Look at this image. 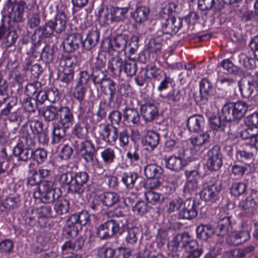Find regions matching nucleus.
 <instances>
[{"label":"nucleus","instance_id":"obj_27","mask_svg":"<svg viewBox=\"0 0 258 258\" xmlns=\"http://www.w3.org/2000/svg\"><path fill=\"white\" fill-rule=\"evenodd\" d=\"M21 205L19 197H9L2 201L0 208L2 211L8 212L18 208Z\"/></svg>","mask_w":258,"mask_h":258},{"label":"nucleus","instance_id":"obj_42","mask_svg":"<svg viewBox=\"0 0 258 258\" xmlns=\"http://www.w3.org/2000/svg\"><path fill=\"white\" fill-rule=\"evenodd\" d=\"M162 171V168L156 164H148L144 168V173L148 178L159 177Z\"/></svg>","mask_w":258,"mask_h":258},{"label":"nucleus","instance_id":"obj_19","mask_svg":"<svg viewBox=\"0 0 258 258\" xmlns=\"http://www.w3.org/2000/svg\"><path fill=\"white\" fill-rule=\"evenodd\" d=\"M184 94L178 88H173L166 95L167 103L171 107H178L184 100Z\"/></svg>","mask_w":258,"mask_h":258},{"label":"nucleus","instance_id":"obj_5","mask_svg":"<svg viewBox=\"0 0 258 258\" xmlns=\"http://www.w3.org/2000/svg\"><path fill=\"white\" fill-rule=\"evenodd\" d=\"M36 4L35 0L20 1L14 5L11 11L9 12V17L11 20L16 22H20L22 21L26 8L29 11L34 9Z\"/></svg>","mask_w":258,"mask_h":258},{"label":"nucleus","instance_id":"obj_63","mask_svg":"<svg viewBox=\"0 0 258 258\" xmlns=\"http://www.w3.org/2000/svg\"><path fill=\"white\" fill-rule=\"evenodd\" d=\"M41 87V83L35 81L27 85L25 89V93L29 97L33 96L38 92Z\"/></svg>","mask_w":258,"mask_h":258},{"label":"nucleus","instance_id":"obj_57","mask_svg":"<svg viewBox=\"0 0 258 258\" xmlns=\"http://www.w3.org/2000/svg\"><path fill=\"white\" fill-rule=\"evenodd\" d=\"M247 189V184L244 182H235L230 188V192L234 197H239L243 195Z\"/></svg>","mask_w":258,"mask_h":258},{"label":"nucleus","instance_id":"obj_37","mask_svg":"<svg viewBox=\"0 0 258 258\" xmlns=\"http://www.w3.org/2000/svg\"><path fill=\"white\" fill-rule=\"evenodd\" d=\"M150 12V9L148 7L140 6L136 9L133 17L137 22L141 23L148 19Z\"/></svg>","mask_w":258,"mask_h":258},{"label":"nucleus","instance_id":"obj_20","mask_svg":"<svg viewBox=\"0 0 258 258\" xmlns=\"http://www.w3.org/2000/svg\"><path fill=\"white\" fill-rule=\"evenodd\" d=\"M32 148L20 143L14 147L13 154L18 161L26 162L32 157Z\"/></svg>","mask_w":258,"mask_h":258},{"label":"nucleus","instance_id":"obj_12","mask_svg":"<svg viewBox=\"0 0 258 258\" xmlns=\"http://www.w3.org/2000/svg\"><path fill=\"white\" fill-rule=\"evenodd\" d=\"M257 191L251 189L249 196L244 200H241L239 204V208L246 214L253 215L256 212L257 203L253 196H256Z\"/></svg>","mask_w":258,"mask_h":258},{"label":"nucleus","instance_id":"obj_31","mask_svg":"<svg viewBox=\"0 0 258 258\" xmlns=\"http://www.w3.org/2000/svg\"><path fill=\"white\" fill-rule=\"evenodd\" d=\"M124 121L129 124L138 125L140 120V115L137 109L135 108H126L123 113Z\"/></svg>","mask_w":258,"mask_h":258},{"label":"nucleus","instance_id":"obj_29","mask_svg":"<svg viewBox=\"0 0 258 258\" xmlns=\"http://www.w3.org/2000/svg\"><path fill=\"white\" fill-rule=\"evenodd\" d=\"M213 87L211 82L207 79H203L200 83V91L201 100L204 103L208 101L211 97Z\"/></svg>","mask_w":258,"mask_h":258},{"label":"nucleus","instance_id":"obj_48","mask_svg":"<svg viewBox=\"0 0 258 258\" xmlns=\"http://www.w3.org/2000/svg\"><path fill=\"white\" fill-rule=\"evenodd\" d=\"M86 163H90L89 168L90 171L99 174L103 170L102 165L95 155L84 160Z\"/></svg>","mask_w":258,"mask_h":258},{"label":"nucleus","instance_id":"obj_36","mask_svg":"<svg viewBox=\"0 0 258 258\" xmlns=\"http://www.w3.org/2000/svg\"><path fill=\"white\" fill-rule=\"evenodd\" d=\"M98 20L102 26L109 25L113 20L111 11L108 9L100 7L97 12Z\"/></svg>","mask_w":258,"mask_h":258},{"label":"nucleus","instance_id":"obj_40","mask_svg":"<svg viewBox=\"0 0 258 258\" xmlns=\"http://www.w3.org/2000/svg\"><path fill=\"white\" fill-rule=\"evenodd\" d=\"M59 113V107L53 105L47 106L43 111L42 115L46 121H51L57 118Z\"/></svg>","mask_w":258,"mask_h":258},{"label":"nucleus","instance_id":"obj_25","mask_svg":"<svg viewBox=\"0 0 258 258\" xmlns=\"http://www.w3.org/2000/svg\"><path fill=\"white\" fill-rule=\"evenodd\" d=\"M53 25L55 32L60 34L64 31L66 28L67 16L62 12L58 13L52 20H49Z\"/></svg>","mask_w":258,"mask_h":258},{"label":"nucleus","instance_id":"obj_46","mask_svg":"<svg viewBox=\"0 0 258 258\" xmlns=\"http://www.w3.org/2000/svg\"><path fill=\"white\" fill-rule=\"evenodd\" d=\"M57 49L50 45L45 46L41 54L42 59L45 63H50L52 62L54 58V53Z\"/></svg>","mask_w":258,"mask_h":258},{"label":"nucleus","instance_id":"obj_54","mask_svg":"<svg viewBox=\"0 0 258 258\" xmlns=\"http://www.w3.org/2000/svg\"><path fill=\"white\" fill-rule=\"evenodd\" d=\"M210 134L208 132L200 134L190 139V143L194 146H200L209 142Z\"/></svg>","mask_w":258,"mask_h":258},{"label":"nucleus","instance_id":"obj_22","mask_svg":"<svg viewBox=\"0 0 258 258\" xmlns=\"http://www.w3.org/2000/svg\"><path fill=\"white\" fill-rule=\"evenodd\" d=\"M159 134L155 131H148L143 142L145 149L149 151H153L159 143Z\"/></svg>","mask_w":258,"mask_h":258},{"label":"nucleus","instance_id":"obj_62","mask_svg":"<svg viewBox=\"0 0 258 258\" xmlns=\"http://www.w3.org/2000/svg\"><path fill=\"white\" fill-rule=\"evenodd\" d=\"M250 167V163H246L245 165L234 164L232 166L231 172L234 176L241 177Z\"/></svg>","mask_w":258,"mask_h":258},{"label":"nucleus","instance_id":"obj_53","mask_svg":"<svg viewBox=\"0 0 258 258\" xmlns=\"http://www.w3.org/2000/svg\"><path fill=\"white\" fill-rule=\"evenodd\" d=\"M103 177L104 182L109 188L117 189L119 182L116 176L109 172H106L103 175Z\"/></svg>","mask_w":258,"mask_h":258},{"label":"nucleus","instance_id":"obj_30","mask_svg":"<svg viewBox=\"0 0 258 258\" xmlns=\"http://www.w3.org/2000/svg\"><path fill=\"white\" fill-rule=\"evenodd\" d=\"M99 39V33L96 30L89 32L85 40L83 41L82 46L86 50H90L97 44Z\"/></svg>","mask_w":258,"mask_h":258},{"label":"nucleus","instance_id":"obj_64","mask_svg":"<svg viewBox=\"0 0 258 258\" xmlns=\"http://www.w3.org/2000/svg\"><path fill=\"white\" fill-rule=\"evenodd\" d=\"M221 65L223 69L227 71L228 73L236 75L239 73V69L229 59H224L221 62Z\"/></svg>","mask_w":258,"mask_h":258},{"label":"nucleus","instance_id":"obj_38","mask_svg":"<svg viewBox=\"0 0 258 258\" xmlns=\"http://www.w3.org/2000/svg\"><path fill=\"white\" fill-rule=\"evenodd\" d=\"M67 129L69 128H65L57 123L54 124L52 131V142L54 144L61 142L66 136Z\"/></svg>","mask_w":258,"mask_h":258},{"label":"nucleus","instance_id":"obj_47","mask_svg":"<svg viewBox=\"0 0 258 258\" xmlns=\"http://www.w3.org/2000/svg\"><path fill=\"white\" fill-rule=\"evenodd\" d=\"M185 233L176 235L168 243V247L172 251H176L179 246L182 247L183 243L186 242Z\"/></svg>","mask_w":258,"mask_h":258},{"label":"nucleus","instance_id":"obj_9","mask_svg":"<svg viewBox=\"0 0 258 258\" xmlns=\"http://www.w3.org/2000/svg\"><path fill=\"white\" fill-rule=\"evenodd\" d=\"M74 146L77 152L81 155L84 160L95 155L96 151L100 148L99 147H97L96 149L95 145L90 140L76 142Z\"/></svg>","mask_w":258,"mask_h":258},{"label":"nucleus","instance_id":"obj_49","mask_svg":"<svg viewBox=\"0 0 258 258\" xmlns=\"http://www.w3.org/2000/svg\"><path fill=\"white\" fill-rule=\"evenodd\" d=\"M70 208V203L66 199H61L57 201L54 206L55 212L59 215L67 214L69 212Z\"/></svg>","mask_w":258,"mask_h":258},{"label":"nucleus","instance_id":"obj_21","mask_svg":"<svg viewBox=\"0 0 258 258\" xmlns=\"http://www.w3.org/2000/svg\"><path fill=\"white\" fill-rule=\"evenodd\" d=\"M127 40L128 37L125 34L118 35L108 41V50L118 51H125Z\"/></svg>","mask_w":258,"mask_h":258},{"label":"nucleus","instance_id":"obj_43","mask_svg":"<svg viewBox=\"0 0 258 258\" xmlns=\"http://www.w3.org/2000/svg\"><path fill=\"white\" fill-rule=\"evenodd\" d=\"M138 178V175L136 172H123L121 174V180L127 188L131 189L134 187Z\"/></svg>","mask_w":258,"mask_h":258},{"label":"nucleus","instance_id":"obj_6","mask_svg":"<svg viewBox=\"0 0 258 258\" xmlns=\"http://www.w3.org/2000/svg\"><path fill=\"white\" fill-rule=\"evenodd\" d=\"M120 229L119 223L111 219L100 225L98 228L97 233L101 239H106L119 232Z\"/></svg>","mask_w":258,"mask_h":258},{"label":"nucleus","instance_id":"obj_17","mask_svg":"<svg viewBox=\"0 0 258 258\" xmlns=\"http://www.w3.org/2000/svg\"><path fill=\"white\" fill-rule=\"evenodd\" d=\"M101 137L102 140L108 145H113L118 137L117 127L108 124L105 125L101 134Z\"/></svg>","mask_w":258,"mask_h":258},{"label":"nucleus","instance_id":"obj_35","mask_svg":"<svg viewBox=\"0 0 258 258\" xmlns=\"http://www.w3.org/2000/svg\"><path fill=\"white\" fill-rule=\"evenodd\" d=\"M122 60L118 56L110 59L108 63V69L115 76H119L123 67Z\"/></svg>","mask_w":258,"mask_h":258},{"label":"nucleus","instance_id":"obj_44","mask_svg":"<svg viewBox=\"0 0 258 258\" xmlns=\"http://www.w3.org/2000/svg\"><path fill=\"white\" fill-rule=\"evenodd\" d=\"M258 89L256 83L255 81L248 82L245 84H242L239 86V89L241 95L245 98H248L252 95L254 90Z\"/></svg>","mask_w":258,"mask_h":258},{"label":"nucleus","instance_id":"obj_41","mask_svg":"<svg viewBox=\"0 0 258 258\" xmlns=\"http://www.w3.org/2000/svg\"><path fill=\"white\" fill-rule=\"evenodd\" d=\"M145 199L148 204L156 205L161 204L164 200V196L153 190H149L145 193Z\"/></svg>","mask_w":258,"mask_h":258},{"label":"nucleus","instance_id":"obj_50","mask_svg":"<svg viewBox=\"0 0 258 258\" xmlns=\"http://www.w3.org/2000/svg\"><path fill=\"white\" fill-rule=\"evenodd\" d=\"M180 142L176 137H170L166 139L164 143V148L167 152H174L180 149Z\"/></svg>","mask_w":258,"mask_h":258},{"label":"nucleus","instance_id":"obj_2","mask_svg":"<svg viewBox=\"0 0 258 258\" xmlns=\"http://www.w3.org/2000/svg\"><path fill=\"white\" fill-rule=\"evenodd\" d=\"M223 108L225 118L232 121L239 120L243 118L247 111L248 106L244 102L237 101L227 103Z\"/></svg>","mask_w":258,"mask_h":258},{"label":"nucleus","instance_id":"obj_52","mask_svg":"<svg viewBox=\"0 0 258 258\" xmlns=\"http://www.w3.org/2000/svg\"><path fill=\"white\" fill-rule=\"evenodd\" d=\"M100 156L104 163L111 164L115 159V151L110 147L105 148L101 152Z\"/></svg>","mask_w":258,"mask_h":258},{"label":"nucleus","instance_id":"obj_24","mask_svg":"<svg viewBox=\"0 0 258 258\" xmlns=\"http://www.w3.org/2000/svg\"><path fill=\"white\" fill-rule=\"evenodd\" d=\"M209 120L211 127L216 131H223L226 123L231 122L230 120H227L225 118L223 107L221 115L218 116L213 115L209 116Z\"/></svg>","mask_w":258,"mask_h":258},{"label":"nucleus","instance_id":"obj_14","mask_svg":"<svg viewBox=\"0 0 258 258\" xmlns=\"http://www.w3.org/2000/svg\"><path fill=\"white\" fill-rule=\"evenodd\" d=\"M141 114L146 122H151L158 118V109L156 105L152 102H147L140 107Z\"/></svg>","mask_w":258,"mask_h":258},{"label":"nucleus","instance_id":"obj_11","mask_svg":"<svg viewBox=\"0 0 258 258\" xmlns=\"http://www.w3.org/2000/svg\"><path fill=\"white\" fill-rule=\"evenodd\" d=\"M89 179V175L85 171L76 173L73 176V180L70 187V191L81 194L84 191V185Z\"/></svg>","mask_w":258,"mask_h":258},{"label":"nucleus","instance_id":"obj_18","mask_svg":"<svg viewBox=\"0 0 258 258\" xmlns=\"http://www.w3.org/2000/svg\"><path fill=\"white\" fill-rule=\"evenodd\" d=\"M59 123L65 128H70L74 123V116L72 110L68 106L59 107Z\"/></svg>","mask_w":258,"mask_h":258},{"label":"nucleus","instance_id":"obj_58","mask_svg":"<svg viewBox=\"0 0 258 258\" xmlns=\"http://www.w3.org/2000/svg\"><path fill=\"white\" fill-rule=\"evenodd\" d=\"M163 71L155 66L148 67L146 70V76L148 78L159 80L162 78Z\"/></svg>","mask_w":258,"mask_h":258},{"label":"nucleus","instance_id":"obj_23","mask_svg":"<svg viewBox=\"0 0 258 258\" xmlns=\"http://www.w3.org/2000/svg\"><path fill=\"white\" fill-rule=\"evenodd\" d=\"M204 122V118L202 115L196 114L188 118L187 126L190 132H198L203 128Z\"/></svg>","mask_w":258,"mask_h":258},{"label":"nucleus","instance_id":"obj_60","mask_svg":"<svg viewBox=\"0 0 258 258\" xmlns=\"http://www.w3.org/2000/svg\"><path fill=\"white\" fill-rule=\"evenodd\" d=\"M47 157V151L44 149L38 148L34 151L32 150V158L38 164L43 163L46 160Z\"/></svg>","mask_w":258,"mask_h":258},{"label":"nucleus","instance_id":"obj_16","mask_svg":"<svg viewBox=\"0 0 258 258\" xmlns=\"http://www.w3.org/2000/svg\"><path fill=\"white\" fill-rule=\"evenodd\" d=\"M198 214L194 200L188 199L185 201L182 210L179 212V217L188 220L195 218Z\"/></svg>","mask_w":258,"mask_h":258},{"label":"nucleus","instance_id":"obj_32","mask_svg":"<svg viewBox=\"0 0 258 258\" xmlns=\"http://www.w3.org/2000/svg\"><path fill=\"white\" fill-rule=\"evenodd\" d=\"M196 232L198 238L203 240H207L213 235L215 231L212 225L201 224L197 227Z\"/></svg>","mask_w":258,"mask_h":258},{"label":"nucleus","instance_id":"obj_51","mask_svg":"<svg viewBox=\"0 0 258 258\" xmlns=\"http://www.w3.org/2000/svg\"><path fill=\"white\" fill-rule=\"evenodd\" d=\"M163 39L160 37L150 39L147 44V48L151 53L160 52L162 46Z\"/></svg>","mask_w":258,"mask_h":258},{"label":"nucleus","instance_id":"obj_34","mask_svg":"<svg viewBox=\"0 0 258 258\" xmlns=\"http://www.w3.org/2000/svg\"><path fill=\"white\" fill-rule=\"evenodd\" d=\"M77 64L76 57L71 54L63 55L60 60V66L63 68V70L74 71V67L77 66Z\"/></svg>","mask_w":258,"mask_h":258},{"label":"nucleus","instance_id":"obj_1","mask_svg":"<svg viewBox=\"0 0 258 258\" xmlns=\"http://www.w3.org/2000/svg\"><path fill=\"white\" fill-rule=\"evenodd\" d=\"M29 126L30 133L27 125H23L20 130L21 143L28 147H34L36 144L35 136L43 132V123L38 120H31Z\"/></svg>","mask_w":258,"mask_h":258},{"label":"nucleus","instance_id":"obj_59","mask_svg":"<svg viewBox=\"0 0 258 258\" xmlns=\"http://www.w3.org/2000/svg\"><path fill=\"white\" fill-rule=\"evenodd\" d=\"M140 234V230L137 227L130 229L125 236V241L126 244L133 245L137 242L138 236Z\"/></svg>","mask_w":258,"mask_h":258},{"label":"nucleus","instance_id":"obj_4","mask_svg":"<svg viewBox=\"0 0 258 258\" xmlns=\"http://www.w3.org/2000/svg\"><path fill=\"white\" fill-rule=\"evenodd\" d=\"M207 186L205 187L200 192V197L206 202H213L218 199V195L221 191V186L217 183L213 181L215 178L208 176L206 178Z\"/></svg>","mask_w":258,"mask_h":258},{"label":"nucleus","instance_id":"obj_45","mask_svg":"<svg viewBox=\"0 0 258 258\" xmlns=\"http://www.w3.org/2000/svg\"><path fill=\"white\" fill-rule=\"evenodd\" d=\"M87 89L85 86L77 84L75 86L73 95L74 98L78 100L80 104L79 109H82V104L85 99Z\"/></svg>","mask_w":258,"mask_h":258},{"label":"nucleus","instance_id":"obj_8","mask_svg":"<svg viewBox=\"0 0 258 258\" xmlns=\"http://www.w3.org/2000/svg\"><path fill=\"white\" fill-rule=\"evenodd\" d=\"M78 122L72 128V133L78 139H86L88 135L89 121L91 120V118L89 116L79 114L78 115Z\"/></svg>","mask_w":258,"mask_h":258},{"label":"nucleus","instance_id":"obj_26","mask_svg":"<svg viewBox=\"0 0 258 258\" xmlns=\"http://www.w3.org/2000/svg\"><path fill=\"white\" fill-rule=\"evenodd\" d=\"M35 199H39L42 203H50L57 199L60 196L59 190L50 192L41 193L40 191H34L33 194Z\"/></svg>","mask_w":258,"mask_h":258},{"label":"nucleus","instance_id":"obj_61","mask_svg":"<svg viewBox=\"0 0 258 258\" xmlns=\"http://www.w3.org/2000/svg\"><path fill=\"white\" fill-rule=\"evenodd\" d=\"M149 204L143 201H140L136 203L133 207V211L134 213L139 215H143L148 212L151 209Z\"/></svg>","mask_w":258,"mask_h":258},{"label":"nucleus","instance_id":"obj_10","mask_svg":"<svg viewBox=\"0 0 258 258\" xmlns=\"http://www.w3.org/2000/svg\"><path fill=\"white\" fill-rule=\"evenodd\" d=\"M184 156V150L180 148L178 150V156L172 155L165 160L166 167L171 170L179 171L186 165V161L182 158Z\"/></svg>","mask_w":258,"mask_h":258},{"label":"nucleus","instance_id":"obj_7","mask_svg":"<svg viewBox=\"0 0 258 258\" xmlns=\"http://www.w3.org/2000/svg\"><path fill=\"white\" fill-rule=\"evenodd\" d=\"M207 166L210 170L216 171L222 165V155L219 145H215L207 153Z\"/></svg>","mask_w":258,"mask_h":258},{"label":"nucleus","instance_id":"obj_33","mask_svg":"<svg viewBox=\"0 0 258 258\" xmlns=\"http://www.w3.org/2000/svg\"><path fill=\"white\" fill-rule=\"evenodd\" d=\"M99 199L103 205L110 207L117 203L119 196L115 192H105L99 196Z\"/></svg>","mask_w":258,"mask_h":258},{"label":"nucleus","instance_id":"obj_28","mask_svg":"<svg viewBox=\"0 0 258 258\" xmlns=\"http://www.w3.org/2000/svg\"><path fill=\"white\" fill-rule=\"evenodd\" d=\"M55 32L53 25L48 21L44 25L39 26L36 29L34 32V36L38 35V41H40L43 38L49 37Z\"/></svg>","mask_w":258,"mask_h":258},{"label":"nucleus","instance_id":"obj_56","mask_svg":"<svg viewBox=\"0 0 258 258\" xmlns=\"http://www.w3.org/2000/svg\"><path fill=\"white\" fill-rule=\"evenodd\" d=\"M112 20L118 22L122 20L127 12L126 8L112 7L110 9Z\"/></svg>","mask_w":258,"mask_h":258},{"label":"nucleus","instance_id":"obj_15","mask_svg":"<svg viewBox=\"0 0 258 258\" xmlns=\"http://www.w3.org/2000/svg\"><path fill=\"white\" fill-rule=\"evenodd\" d=\"M186 242L183 243L182 248L188 254L186 258H198L203 252L202 249L198 248V244L196 241L191 239L187 233H185Z\"/></svg>","mask_w":258,"mask_h":258},{"label":"nucleus","instance_id":"obj_3","mask_svg":"<svg viewBox=\"0 0 258 258\" xmlns=\"http://www.w3.org/2000/svg\"><path fill=\"white\" fill-rule=\"evenodd\" d=\"M163 34H172L177 33L182 25V19L180 17L170 16L169 14H160L158 20Z\"/></svg>","mask_w":258,"mask_h":258},{"label":"nucleus","instance_id":"obj_13","mask_svg":"<svg viewBox=\"0 0 258 258\" xmlns=\"http://www.w3.org/2000/svg\"><path fill=\"white\" fill-rule=\"evenodd\" d=\"M82 43V37L79 33H72L64 40L63 48L66 52H72L77 50Z\"/></svg>","mask_w":258,"mask_h":258},{"label":"nucleus","instance_id":"obj_39","mask_svg":"<svg viewBox=\"0 0 258 258\" xmlns=\"http://www.w3.org/2000/svg\"><path fill=\"white\" fill-rule=\"evenodd\" d=\"M90 221V215L86 211L75 213L70 217V222L79 224L82 226L86 225Z\"/></svg>","mask_w":258,"mask_h":258},{"label":"nucleus","instance_id":"obj_55","mask_svg":"<svg viewBox=\"0 0 258 258\" xmlns=\"http://www.w3.org/2000/svg\"><path fill=\"white\" fill-rule=\"evenodd\" d=\"M237 158L242 162H249L251 164L254 160V155L252 152L244 149L237 151Z\"/></svg>","mask_w":258,"mask_h":258}]
</instances>
